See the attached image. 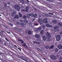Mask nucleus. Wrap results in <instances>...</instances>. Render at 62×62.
<instances>
[{
  "label": "nucleus",
  "instance_id": "1",
  "mask_svg": "<svg viewBox=\"0 0 62 62\" xmlns=\"http://www.w3.org/2000/svg\"><path fill=\"white\" fill-rule=\"evenodd\" d=\"M20 21L21 22V23H20V24L22 26V27H24V28H25V27H26V25H25V24H24V23H22V22H23V21L22 20H20Z\"/></svg>",
  "mask_w": 62,
  "mask_h": 62
},
{
  "label": "nucleus",
  "instance_id": "2",
  "mask_svg": "<svg viewBox=\"0 0 62 62\" xmlns=\"http://www.w3.org/2000/svg\"><path fill=\"white\" fill-rule=\"evenodd\" d=\"M46 35L47 36L46 37V39H50V38H51V36L50 35V33H48V32H46Z\"/></svg>",
  "mask_w": 62,
  "mask_h": 62
},
{
  "label": "nucleus",
  "instance_id": "3",
  "mask_svg": "<svg viewBox=\"0 0 62 62\" xmlns=\"http://www.w3.org/2000/svg\"><path fill=\"white\" fill-rule=\"evenodd\" d=\"M14 7L17 10H20V7L19 6L17 5H15L14 6Z\"/></svg>",
  "mask_w": 62,
  "mask_h": 62
},
{
  "label": "nucleus",
  "instance_id": "4",
  "mask_svg": "<svg viewBox=\"0 0 62 62\" xmlns=\"http://www.w3.org/2000/svg\"><path fill=\"white\" fill-rule=\"evenodd\" d=\"M20 58L21 59H23V60H24V61H28V59L24 57L21 56L20 57Z\"/></svg>",
  "mask_w": 62,
  "mask_h": 62
},
{
  "label": "nucleus",
  "instance_id": "5",
  "mask_svg": "<svg viewBox=\"0 0 62 62\" xmlns=\"http://www.w3.org/2000/svg\"><path fill=\"white\" fill-rule=\"evenodd\" d=\"M38 23H39L40 25H41V24H42L43 23L42 20L40 18L38 19Z\"/></svg>",
  "mask_w": 62,
  "mask_h": 62
},
{
  "label": "nucleus",
  "instance_id": "6",
  "mask_svg": "<svg viewBox=\"0 0 62 62\" xmlns=\"http://www.w3.org/2000/svg\"><path fill=\"white\" fill-rule=\"evenodd\" d=\"M56 39L57 41H58L60 39V35H58L56 36Z\"/></svg>",
  "mask_w": 62,
  "mask_h": 62
},
{
  "label": "nucleus",
  "instance_id": "7",
  "mask_svg": "<svg viewBox=\"0 0 62 62\" xmlns=\"http://www.w3.org/2000/svg\"><path fill=\"white\" fill-rule=\"evenodd\" d=\"M50 57L52 59L54 60H56V57L54 55H52L50 56Z\"/></svg>",
  "mask_w": 62,
  "mask_h": 62
},
{
  "label": "nucleus",
  "instance_id": "8",
  "mask_svg": "<svg viewBox=\"0 0 62 62\" xmlns=\"http://www.w3.org/2000/svg\"><path fill=\"white\" fill-rule=\"evenodd\" d=\"M46 26L47 27H52L53 26L52 25H50L49 24L47 23L46 25Z\"/></svg>",
  "mask_w": 62,
  "mask_h": 62
},
{
  "label": "nucleus",
  "instance_id": "9",
  "mask_svg": "<svg viewBox=\"0 0 62 62\" xmlns=\"http://www.w3.org/2000/svg\"><path fill=\"white\" fill-rule=\"evenodd\" d=\"M43 22L44 23H47L48 21H47V18H44L43 20Z\"/></svg>",
  "mask_w": 62,
  "mask_h": 62
},
{
  "label": "nucleus",
  "instance_id": "10",
  "mask_svg": "<svg viewBox=\"0 0 62 62\" xmlns=\"http://www.w3.org/2000/svg\"><path fill=\"white\" fill-rule=\"evenodd\" d=\"M22 46H24V47L25 48H26L27 49L28 48V46L26 45V44L25 43H24L22 45Z\"/></svg>",
  "mask_w": 62,
  "mask_h": 62
},
{
  "label": "nucleus",
  "instance_id": "11",
  "mask_svg": "<svg viewBox=\"0 0 62 62\" xmlns=\"http://www.w3.org/2000/svg\"><path fill=\"white\" fill-rule=\"evenodd\" d=\"M14 29H15V30H17L19 32H20V31L22 30V29H18L17 28H16V27L14 28Z\"/></svg>",
  "mask_w": 62,
  "mask_h": 62
},
{
  "label": "nucleus",
  "instance_id": "12",
  "mask_svg": "<svg viewBox=\"0 0 62 62\" xmlns=\"http://www.w3.org/2000/svg\"><path fill=\"white\" fill-rule=\"evenodd\" d=\"M42 39H43L44 41H45L46 39V37L45 36L43 35L42 37Z\"/></svg>",
  "mask_w": 62,
  "mask_h": 62
},
{
  "label": "nucleus",
  "instance_id": "13",
  "mask_svg": "<svg viewBox=\"0 0 62 62\" xmlns=\"http://www.w3.org/2000/svg\"><path fill=\"white\" fill-rule=\"evenodd\" d=\"M57 47L58 48V49H62V46L60 44V45L57 46Z\"/></svg>",
  "mask_w": 62,
  "mask_h": 62
},
{
  "label": "nucleus",
  "instance_id": "14",
  "mask_svg": "<svg viewBox=\"0 0 62 62\" xmlns=\"http://www.w3.org/2000/svg\"><path fill=\"white\" fill-rule=\"evenodd\" d=\"M35 37L36 38H37V39H39L40 38V36L38 34H35Z\"/></svg>",
  "mask_w": 62,
  "mask_h": 62
},
{
  "label": "nucleus",
  "instance_id": "15",
  "mask_svg": "<svg viewBox=\"0 0 62 62\" xmlns=\"http://www.w3.org/2000/svg\"><path fill=\"white\" fill-rule=\"evenodd\" d=\"M28 33L29 35L32 34V31H31L29 30L28 32Z\"/></svg>",
  "mask_w": 62,
  "mask_h": 62
},
{
  "label": "nucleus",
  "instance_id": "16",
  "mask_svg": "<svg viewBox=\"0 0 62 62\" xmlns=\"http://www.w3.org/2000/svg\"><path fill=\"white\" fill-rule=\"evenodd\" d=\"M26 12H27L28 11V10L29 9V7H27L26 8Z\"/></svg>",
  "mask_w": 62,
  "mask_h": 62
},
{
  "label": "nucleus",
  "instance_id": "17",
  "mask_svg": "<svg viewBox=\"0 0 62 62\" xmlns=\"http://www.w3.org/2000/svg\"><path fill=\"white\" fill-rule=\"evenodd\" d=\"M24 23H28V20L26 19H24Z\"/></svg>",
  "mask_w": 62,
  "mask_h": 62
},
{
  "label": "nucleus",
  "instance_id": "18",
  "mask_svg": "<svg viewBox=\"0 0 62 62\" xmlns=\"http://www.w3.org/2000/svg\"><path fill=\"white\" fill-rule=\"evenodd\" d=\"M19 16L17 15H16L15 17H14V19H18L19 18Z\"/></svg>",
  "mask_w": 62,
  "mask_h": 62
},
{
  "label": "nucleus",
  "instance_id": "19",
  "mask_svg": "<svg viewBox=\"0 0 62 62\" xmlns=\"http://www.w3.org/2000/svg\"><path fill=\"white\" fill-rule=\"evenodd\" d=\"M20 1L21 2L22 4H24L25 3V1L23 0H21Z\"/></svg>",
  "mask_w": 62,
  "mask_h": 62
},
{
  "label": "nucleus",
  "instance_id": "20",
  "mask_svg": "<svg viewBox=\"0 0 62 62\" xmlns=\"http://www.w3.org/2000/svg\"><path fill=\"white\" fill-rule=\"evenodd\" d=\"M59 28V26H55L54 27V29H58Z\"/></svg>",
  "mask_w": 62,
  "mask_h": 62
},
{
  "label": "nucleus",
  "instance_id": "21",
  "mask_svg": "<svg viewBox=\"0 0 62 62\" xmlns=\"http://www.w3.org/2000/svg\"><path fill=\"white\" fill-rule=\"evenodd\" d=\"M41 29H42L41 27H40L38 28L37 29H38V31L39 30V31H40L41 30Z\"/></svg>",
  "mask_w": 62,
  "mask_h": 62
},
{
  "label": "nucleus",
  "instance_id": "22",
  "mask_svg": "<svg viewBox=\"0 0 62 62\" xmlns=\"http://www.w3.org/2000/svg\"><path fill=\"white\" fill-rule=\"evenodd\" d=\"M54 45H52L51 46L49 47V49H53V48H54Z\"/></svg>",
  "mask_w": 62,
  "mask_h": 62
},
{
  "label": "nucleus",
  "instance_id": "23",
  "mask_svg": "<svg viewBox=\"0 0 62 62\" xmlns=\"http://www.w3.org/2000/svg\"><path fill=\"white\" fill-rule=\"evenodd\" d=\"M44 16H46V17H50L51 16L50 15H47V14H44Z\"/></svg>",
  "mask_w": 62,
  "mask_h": 62
},
{
  "label": "nucleus",
  "instance_id": "24",
  "mask_svg": "<svg viewBox=\"0 0 62 62\" xmlns=\"http://www.w3.org/2000/svg\"><path fill=\"white\" fill-rule=\"evenodd\" d=\"M40 34L41 35H43V34L44 33V30H42L40 32Z\"/></svg>",
  "mask_w": 62,
  "mask_h": 62
},
{
  "label": "nucleus",
  "instance_id": "25",
  "mask_svg": "<svg viewBox=\"0 0 62 62\" xmlns=\"http://www.w3.org/2000/svg\"><path fill=\"white\" fill-rule=\"evenodd\" d=\"M34 25H35L36 26H37L38 25V24L37 23V22L36 21H35L34 22Z\"/></svg>",
  "mask_w": 62,
  "mask_h": 62
},
{
  "label": "nucleus",
  "instance_id": "26",
  "mask_svg": "<svg viewBox=\"0 0 62 62\" xmlns=\"http://www.w3.org/2000/svg\"><path fill=\"white\" fill-rule=\"evenodd\" d=\"M37 16V14H35L33 15V18H36Z\"/></svg>",
  "mask_w": 62,
  "mask_h": 62
},
{
  "label": "nucleus",
  "instance_id": "27",
  "mask_svg": "<svg viewBox=\"0 0 62 62\" xmlns=\"http://www.w3.org/2000/svg\"><path fill=\"white\" fill-rule=\"evenodd\" d=\"M30 16L33 17L34 15V14H33V13H30Z\"/></svg>",
  "mask_w": 62,
  "mask_h": 62
},
{
  "label": "nucleus",
  "instance_id": "28",
  "mask_svg": "<svg viewBox=\"0 0 62 62\" xmlns=\"http://www.w3.org/2000/svg\"><path fill=\"white\" fill-rule=\"evenodd\" d=\"M4 8H7V4L5 3L4 4Z\"/></svg>",
  "mask_w": 62,
  "mask_h": 62
},
{
  "label": "nucleus",
  "instance_id": "29",
  "mask_svg": "<svg viewBox=\"0 0 62 62\" xmlns=\"http://www.w3.org/2000/svg\"><path fill=\"white\" fill-rule=\"evenodd\" d=\"M53 23H57V21L55 20H53Z\"/></svg>",
  "mask_w": 62,
  "mask_h": 62
},
{
  "label": "nucleus",
  "instance_id": "30",
  "mask_svg": "<svg viewBox=\"0 0 62 62\" xmlns=\"http://www.w3.org/2000/svg\"><path fill=\"white\" fill-rule=\"evenodd\" d=\"M19 17L20 18L22 17V16H23V15H22V14H21L20 13H19Z\"/></svg>",
  "mask_w": 62,
  "mask_h": 62
},
{
  "label": "nucleus",
  "instance_id": "31",
  "mask_svg": "<svg viewBox=\"0 0 62 62\" xmlns=\"http://www.w3.org/2000/svg\"><path fill=\"white\" fill-rule=\"evenodd\" d=\"M59 25L60 26H61V27L62 26V23H59Z\"/></svg>",
  "mask_w": 62,
  "mask_h": 62
},
{
  "label": "nucleus",
  "instance_id": "32",
  "mask_svg": "<svg viewBox=\"0 0 62 62\" xmlns=\"http://www.w3.org/2000/svg\"><path fill=\"white\" fill-rule=\"evenodd\" d=\"M45 47L46 49H48V48H49V46H45Z\"/></svg>",
  "mask_w": 62,
  "mask_h": 62
},
{
  "label": "nucleus",
  "instance_id": "33",
  "mask_svg": "<svg viewBox=\"0 0 62 62\" xmlns=\"http://www.w3.org/2000/svg\"><path fill=\"white\" fill-rule=\"evenodd\" d=\"M2 42L3 44H4V45H7V43L4 41H3V42L2 41V42Z\"/></svg>",
  "mask_w": 62,
  "mask_h": 62
},
{
  "label": "nucleus",
  "instance_id": "34",
  "mask_svg": "<svg viewBox=\"0 0 62 62\" xmlns=\"http://www.w3.org/2000/svg\"><path fill=\"white\" fill-rule=\"evenodd\" d=\"M21 11H22V12H25L26 11L24 9H22L21 10Z\"/></svg>",
  "mask_w": 62,
  "mask_h": 62
},
{
  "label": "nucleus",
  "instance_id": "35",
  "mask_svg": "<svg viewBox=\"0 0 62 62\" xmlns=\"http://www.w3.org/2000/svg\"><path fill=\"white\" fill-rule=\"evenodd\" d=\"M27 17L28 18H29L30 17V15L29 14H28L27 15Z\"/></svg>",
  "mask_w": 62,
  "mask_h": 62
},
{
  "label": "nucleus",
  "instance_id": "36",
  "mask_svg": "<svg viewBox=\"0 0 62 62\" xmlns=\"http://www.w3.org/2000/svg\"><path fill=\"white\" fill-rule=\"evenodd\" d=\"M55 52H58V49L57 48H56L55 50Z\"/></svg>",
  "mask_w": 62,
  "mask_h": 62
},
{
  "label": "nucleus",
  "instance_id": "37",
  "mask_svg": "<svg viewBox=\"0 0 62 62\" xmlns=\"http://www.w3.org/2000/svg\"><path fill=\"white\" fill-rule=\"evenodd\" d=\"M23 18L24 19H26V16L24 15L23 16Z\"/></svg>",
  "mask_w": 62,
  "mask_h": 62
},
{
  "label": "nucleus",
  "instance_id": "38",
  "mask_svg": "<svg viewBox=\"0 0 62 62\" xmlns=\"http://www.w3.org/2000/svg\"><path fill=\"white\" fill-rule=\"evenodd\" d=\"M9 46H10L11 47H13V45L11 44H10L9 45Z\"/></svg>",
  "mask_w": 62,
  "mask_h": 62
},
{
  "label": "nucleus",
  "instance_id": "39",
  "mask_svg": "<svg viewBox=\"0 0 62 62\" xmlns=\"http://www.w3.org/2000/svg\"><path fill=\"white\" fill-rule=\"evenodd\" d=\"M7 5H10V3L9 2H7Z\"/></svg>",
  "mask_w": 62,
  "mask_h": 62
},
{
  "label": "nucleus",
  "instance_id": "40",
  "mask_svg": "<svg viewBox=\"0 0 62 62\" xmlns=\"http://www.w3.org/2000/svg\"><path fill=\"white\" fill-rule=\"evenodd\" d=\"M36 48L37 49V50H39V51H41V50L38 47H37Z\"/></svg>",
  "mask_w": 62,
  "mask_h": 62
},
{
  "label": "nucleus",
  "instance_id": "41",
  "mask_svg": "<svg viewBox=\"0 0 62 62\" xmlns=\"http://www.w3.org/2000/svg\"><path fill=\"white\" fill-rule=\"evenodd\" d=\"M21 41V44H23V43H24V42L22 40V41Z\"/></svg>",
  "mask_w": 62,
  "mask_h": 62
},
{
  "label": "nucleus",
  "instance_id": "42",
  "mask_svg": "<svg viewBox=\"0 0 62 62\" xmlns=\"http://www.w3.org/2000/svg\"><path fill=\"white\" fill-rule=\"evenodd\" d=\"M14 14H13V13H12L11 14V16H14Z\"/></svg>",
  "mask_w": 62,
  "mask_h": 62
},
{
  "label": "nucleus",
  "instance_id": "43",
  "mask_svg": "<svg viewBox=\"0 0 62 62\" xmlns=\"http://www.w3.org/2000/svg\"><path fill=\"white\" fill-rule=\"evenodd\" d=\"M0 35L1 36H3V34L1 33H0Z\"/></svg>",
  "mask_w": 62,
  "mask_h": 62
},
{
  "label": "nucleus",
  "instance_id": "44",
  "mask_svg": "<svg viewBox=\"0 0 62 62\" xmlns=\"http://www.w3.org/2000/svg\"><path fill=\"white\" fill-rule=\"evenodd\" d=\"M24 7L22 5V6L21 7V8H23Z\"/></svg>",
  "mask_w": 62,
  "mask_h": 62
},
{
  "label": "nucleus",
  "instance_id": "45",
  "mask_svg": "<svg viewBox=\"0 0 62 62\" xmlns=\"http://www.w3.org/2000/svg\"><path fill=\"white\" fill-rule=\"evenodd\" d=\"M22 40L21 39H18V40L19 41H21Z\"/></svg>",
  "mask_w": 62,
  "mask_h": 62
},
{
  "label": "nucleus",
  "instance_id": "46",
  "mask_svg": "<svg viewBox=\"0 0 62 62\" xmlns=\"http://www.w3.org/2000/svg\"><path fill=\"white\" fill-rule=\"evenodd\" d=\"M49 14H51V15H53V14H54L52 13H51L50 12H49Z\"/></svg>",
  "mask_w": 62,
  "mask_h": 62
},
{
  "label": "nucleus",
  "instance_id": "47",
  "mask_svg": "<svg viewBox=\"0 0 62 62\" xmlns=\"http://www.w3.org/2000/svg\"><path fill=\"white\" fill-rule=\"evenodd\" d=\"M39 18H40L41 17V16L40 15H39Z\"/></svg>",
  "mask_w": 62,
  "mask_h": 62
},
{
  "label": "nucleus",
  "instance_id": "48",
  "mask_svg": "<svg viewBox=\"0 0 62 62\" xmlns=\"http://www.w3.org/2000/svg\"><path fill=\"white\" fill-rule=\"evenodd\" d=\"M25 38L27 39H29V37H26Z\"/></svg>",
  "mask_w": 62,
  "mask_h": 62
},
{
  "label": "nucleus",
  "instance_id": "49",
  "mask_svg": "<svg viewBox=\"0 0 62 62\" xmlns=\"http://www.w3.org/2000/svg\"><path fill=\"white\" fill-rule=\"evenodd\" d=\"M42 27H43V28L44 29V28H45V26H44V25H43L42 26Z\"/></svg>",
  "mask_w": 62,
  "mask_h": 62
},
{
  "label": "nucleus",
  "instance_id": "50",
  "mask_svg": "<svg viewBox=\"0 0 62 62\" xmlns=\"http://www.w3.org/2000/svg\"><path fill=\"white\" fill-rule=\"evenodd\" d=\"M1 32H2L3 33H4V31H3L2 30H1Z\"/></svg>",
  "mask_w": 62,
  "mask_h": 62
},
{
  "label": "nucleus",
  "instance_id": "51",
  "mask_svg": "<svg viewBox=\"0 0 62 62\" xmlns=\"http://www.w3.org/2000/svg\"><path fill=\"white\" fill-rule=\"evenodd\" d=\"M7 32L8 33V34H10V32H9L8 31H7Z\"/></svg>",
  "mask_w": 62,
  "mask_h": 62
},
{
  "label": "nucleus",
  "instance_id": "52",
  "mask_svg": "<svg viewBox=\"0 0 62 62\" xmlns=\"http://www.w3.org/2000/svg\"><path fill=\"white\" fill-rule=\"evenodd\" d=\"M10 25L11 26H13V24L11 23H10Z\"/></svg>",
  "mask_w": 62,
  "mask_h": 62
},
{
  "label": "nucleus",
  "instance_id": "53",
  "mask_svg": "<svg viewBox=\"0 0 62 62\" xmlns=\"http://www.w3.org/2000/svg\"><path fill=\"white\" fill-rule=\"evenodd\" d=\"M60 35H62V31L60 32Z\"/></svg>",
  "mask_w": 62,
  "mask_h": 62
},
{
  "label": "nucleus",
  "instance_id": "54",
  "mask_svg": "<svg viewBox=\"0 0 62 62\" xmlns=\"http://www.w3.org/2000/svg\"><path fill=\"white\" fill-rule=\"evenodd\" d=\"M18 49H19V50H20V51H21V49H20V48L19 47H18Z\"/></svg>",
  "mask_w": 62,
  "mask_h": 62
},
{
  "label": "nucleus",
  "instance_id": "55",
  "mask_svg": "<svg viewBox=\"0 0 62 62\" xmlns=\"http://www.w3.org/2000/svg\"><path fill=\"white\" fill-rule=\"evenodd\" d=\"M36 43L37 44H39V43L37 42H36Z\"/></svg>",
  "mask_w": 62,
  "mask_h": 62
},
{
  "label": "nucleus",
  "instance_id": "56",
  "mask_svg": "<svg viewBox=\"0 0 62 62\" xmlns=\"http://www.w3.org/2000/svg\"><path fill=\"white\" fill-rule=\"evenodd\" d=\"M2 61L3 62H6V60H3Z\"/></svg>",
  "mask_w": 62,
  "mask_h": 62
},
{
  "label": "nucleus",
  "instance_id": "57",
  "mask_svg": "<svg viewBox=\"0 0 62 62\" xmlns=\"http://www.w3.org/2000/svg\"><path fill=\"white\" fill-rule=\"evenodd\" d=\"M1 10H4V8H2Z\"/></svg>",
  "mask_w": 62,
  "mask_h": 62
},
{
  "label": "nucleus",
  "instance_id": "58",
  "mask_svg": "<svg viewBox=\"0 0 62 62\" xmlns=\"http://www.w3.org/2000/svg\"><path fill=\"white\" fill-rule=\"evenodd\" d=\"M36 43V41H33V43L34 44H35Z\"/></svg>",
  "mask_w": 62,
  "mask_h": 62
},
{
  "label": "nucleus",
  "instance_id": "59",
  "mask_svg": "<svg viewBox=\"0 0 62 62\" xmlns=\"http://www.w3.org/2000/svg\"><path fill=\"white\" fill-rule=\"evenodd\" d=\"M5 39H6V40H7V41H8V39H7V38H5Z\"/></svg>",
  "mask_w": 62,
  "mask_h": 62
},
{
  "label": "nucleus",
  "instance_id": "60",
  "mask_svg": "<svg viewBox=\"0 0 62 62\" xmlns=\"http://www.w3.org/2000/svg\"><path fill=\"white\" fill-rule=\"evenodd\" d=\"M5 28H8V27L7 26H5Z\"/></svg>",
  "mask_w": 62,
  "mask_h": 62
},
{
  "label": "nucleus",
  "instance_id": "61",
  "mask_svg": "<svg viewBox=\"0 0 62 62\" xmlns=\"http://www.w3.org/2000/svg\"><path fill=\"white\" fill-rule=\"evenodd\" d=\"M43 59H44V60H46V59H45V58L43 57Z\"/></svg>",
  "mask_w": 62,
  "mask_h": 62
},
{
  "label": "nucleus",
  "instance_id": "62",
  "mask_svg": "<svg viewBox=\"0 0 62 62\" xmlns=\"http://www.w3.org/2000/svg\"><path fill=\"white\" fill-rule=\"evenodd\" d=\"M0 42H2V40H1V39H0Z\"/></svg>",
  "mask_w": 62,
  "mask_h": 62
},
{
  "label": "nucleus",
  "instance_id": "63",
  "mask_svg": "<svg viewBox=\"0 0 62 62\" xmlns=\"http://www.w3.org/2000/svg\"><path fill=\"white\" fill-rule=\"evenodd\" d=\"M14 46H15V47H16V48H17V46L16 45H15Z\"/></svg>",
  "mask_w": 62,
  "mask_h": 62
},
{
  "label": "nucleus",
  "instance_id": "64",
  "mask_svg": "<svg viewBox=\"0 0 62 62\" xmlns=\"http://www.w3.org/2000/svg\"><path fill=\"white\" fill-rule=\"evenodd\" d=\"M33 20L34 21H35V18H34L33 19Z\"/></svg>",
  "mask_w": 62,
  "mask_h": 62
}]
</instances>
